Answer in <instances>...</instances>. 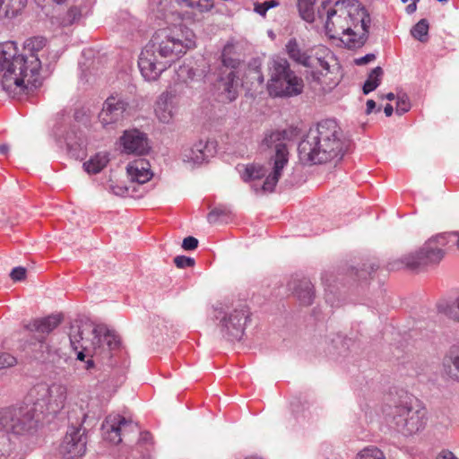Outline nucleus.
<instances>
[{
	"label": "nucleus",
	"mask_w": 459,
	"mask_h": 459,
	"mask_svg": "<svg viewBox=\"0 0 459 459\" xmlns=\"http://www.w3.org/2000/svg\"><path fill=\"white\" fill-rule=\"evenodd\" d=\"M316 19L324 23L329 38L340 39L347 48H359L368 39L370 16L357 1L323 0Z\"/></svg>",
	"instance_id": "1"
},
{
	"label": "nucleus",
	"mask_w": 459,
	"mask_h": 459,
	"mask_svg": "<svg viewBox=\"0 0 459 459\" xmlns=\"http://www.w3.org/2000/svg\"><path fill=\"white\" fill-rule=\"evenodd\" d=\"M69 340L76 359L85 363L84 369L93 373L96 363L93 358L104 360L118 348L119 337L105 325H93L90 322L75 321L70 328Z\"/></svg>",
	"instance_id": "2"
},
{
	"label": "nucleus",
	"mask_w": 459,
	"mask_h": 459,
	"mask_svg": "<svg viewBox=\"0 0 459 459\" xmlns=\"http://www.w3.org/2000/svg\"><path fill=\"white\" fill-rule=\"evenodd\" d=\"M348 142L334 119H325L311 128L299 144L300 158L313 164L338 161L342 159Z\"/></svg>",
	"instance_id": "3"
},
{
	"label": "nucleus",
	"mask_w": 459,
	"mask_h": 459,
	"mask_svg": "<svg viewBox=\"0 0 459 459\" xmlns=\"http://www.w3.org/2000/svg\"><path fill=\"white\" fill-rule=\"evenodd\" d=\"M292 132L283 130H272L265 132L260 143L262 151L272 150L273 154L269 159L271 171L259 164H250L245 169L242 178L245 181H255L265 177L262 186L255 183L252 185L255 191L273 192L282 175L284 168L289 162L288 143L291 140Z\"/></svg>",
	"instance_id": "4"
},
{
	"label": "nucleus",
	"mask_w": 459,
	"mask_h": 459,
	"mask_svg": "<svg viewBox=\"0 0 459 459\" xmlns=\"http://www.w3.org/2000/svg\"><path fill=\"white\" fill-rule=\"evenodd\" d=\"M285 52L296 64L311 69L307 74V80L312 87L328 91L338 85L339 80L332 77L333 73L331 63L335 58L330 48L323 45L305 48L295 38H291L285 45Z\"/></svg>",
	"instance_id": "5"
},
{
	"label": "nucleus",
	"mask_w": 459,
	"mask_h": 459,
	"mask_svg": "<svg viewBox=\"0 0 459 459\" xmlns=\"http://www.w3.org/2000/svg\"><path fill=\"white\" fill-rule=\"evenodd\" d=\"M386 421L403 436L422 431L428 421L427 409L420 400L405 394L384 411Z\"/></svg>",
	"instance_id": "6"
},
{
	"label": "nucleus",
	"mask_w": 459,
	"mask_h": 459,
	"mask_svg": "<svg viewBox=\"0 0 459 459\" xmlns=\"http://www.w3.org/2000/svg\"><path fill=\"white\" fill-rule=\"evenodd\" d=\"M456 245L459 249V235L455 232L442 233L428 239L417 251L402 258L405 267L417 270L437 264L444 257V247Z\"/></svg>",
	"instance_id": "7"
},
{
	"label": "nucleus",
	"mask_w": 459,
	"mask_h": 459,
	"mask_svg": "<svg viewBox=\"0 0 459 459\" xmlns=\"http://www.w3.org/2000/svg\"><path fill=\"white\" fill-rule=\"evenodd\" d=\"M17 53L18 48L14 41L0 43V88L12 98H17L30 90L15 62Z\"/></svg>",
	"instance_id": "8"
},
{
	"label": "nucleus",
	"mask_w": 459,
	"mask_h": 459,
	"mask_svg": "<svg viewBox=\"0 0 459 459\" xmlns=\"http://www.w3.org/2000/svg\"><path fill=\"white\" fill-rule=\"evenodd\" d=\"M268 91L274 97H293L303 91V79L291 70L289 61L273 56L269 63Z\"/></svg>",
	"instance_id": "9"
},
{
	"label": "nucleus",
	"mask_w": 459,
	"mask_h": 459,
	"mask_svg": "<svg viewBox=\"0 0 459 459\" xmlns=\"http://www.w3.org/2000/svg\"><path fill=\"white\" fill-rule=\"evenodd\" d=\"M146 46L171 65L175 59L195 47V39L191 31L183 39L178 29L165 28L157 30Z\"/></svg>",
	"instance_id": "10"
},
{
	"label": "nucleus",
	"mask_w": 459,
	"mask_h": 459,
	"mask_svg": "<svg viewBox=\"0 0 459 459\" xmlns=\"http://www.w3.org/2000/svg\"><path fill=\"white\" fill-rule=\"evenodd\" d=\"M33 414L28 408L5 407L0 410V459L12 451L9 434L22 435L32 428Z\"/></svg>",
	"instance_id": "11"
},
{
	"label": "nucleus",
	"mask_w": 459,
	"mask_h": 459,
	"mask_svg": "<svg viewBox=\"0 0 459 459\" xmlns=\"http://www.w3.org/2000/svg\"><path fill=\"white\" fill-rule=\"evenodd\" d=\"M47 39L37 36L27 39L23 43V52L17 54L16 63L19 65L20 74L26 79L29 89L38 88L40 85L39 70L42 66L40 56L47 51Z\"/></svg>",
	"instance_id": "12"
},
{
	"label": "nucleus",
	"mask_w": 459,
	"mask_h": 459,
	"mask_svg": "<svg viewBox=\"0 0 459 459\" xmlns=\"http://www.w3.org/2000/svg\"><path fill=\"white\" fill-rule=\"evenodd\" d=\"M53 26L65 28L78 23L87 14L84 0H35Z\"/></svg>",
	"instance_id": "13"
},
{
	"label": "nucleus",
	"mask_w": 459,
	"mask_h": 459,
	"mask_svg": "<svg viewBox=\"0 0 459 459\" xmlns=\"http://www.w3.org/2000/svg\"><path fill=\"white\" fill-rule=\"evenodd\" d=\"M30 397L35 398V408H30L28 405L20 406L19 408H28L33 414L32 427L34 426L35 411L38 407L40 412L47 411L49 413H56L65 405L66 400V387L63 385L54 384L50 386L40 384L34 386L30 392Z\"/></svg>",
	"instance_id": "14"
},
{
	"label": "nucleus",
	"mask_w": 459,
	"mask_h": 459,
	"mask_svg": "<svg viewBox=\"0 0 459 459\" xmlns=\"http://www.w3.org/2000/svg\"><path fill=\"white\" fill-rule=\"evenodd\" d=\"M214 317L219 320L222 335L229 341H239L245 331L249 310L246 305H238L233 309L224 310L222 307L214 308Z\"/></svg>",
	"instance_id": "15"
},
{
	"label": "nucleus",
	"mask_w": 459,
	"mask_h": 459,
	"mask_svg": "<svg viewBox=\"0 0 459 459\" xmlns=\"http://www.w3.org/2000/svg\"><path fill=\"white\" fill-rule=\"evenodd\" d=\"M54 134L58 142H64L67 152L75 160L83 159L86 155L87 140L82 132L75 124L57 125L55 127Z\"/></svg>",
	"instance_id": "16"
},
{
	"label": "nucleus",
	"mask_w": 459,
	"mask_h": 459,
	"mask_svg": "<svg viewBox=\"0 0 459 459\" xmlns=\"http://www.w3.org/2000/svg\"><path fill=\"white\" fill-rule=\"evenodd\" d=\"M182 86L169 85L155 103V115L161 123L168 124L175 117L179 109L180 101L186 96L182 95Z\"/></svg>",
	"instance_id": "17"
},
{
	"label": "nucleus",
	"mask_w": 459,
	"mask_h": 459,
	"mask_svg": "<svg viewBox=\"0 0 459 459\" xmlns=\"http://www.w3.org/2000/svg\"><path fill=\"white\" fill-rule=\"evenodd\" d=\"M233 48V46L230 44L225 45L221 55L223 66L231 68L225 77H221L219 86L220 89H222L223 94L229 101H233L237 99L240 85L238 72L235 71V68L239 65V61L230 56Z\"/></svg>",
	"instance_id": "18"
},
{
	"label": "nucleus",
	"mask_w": 459,
	"mask_h": 459,
	"mask_svg": "<svg viewBox=\"0 0 459 459\" xmlns=\"http://www.w3.org/2000/svg\"><path fill=\"white\" fill-rule=\"evenodd\" d=\"M87 437L81 426H70L57 451L63 459H79L86 452Z\"/></svg>",
	"instance_id": "19"
},
{
	"label": "nucleus",
	"mask_w": 459,
	"mask_h": 459,
	"mask_svg": "<svg viewBox=\"0 0 459 459\" xmlns=\"http://www.w3.org/2000/svg\"><path fill=\"white\" fill-rule=\"evenodd\" d=\"M129 102L119 95H111L103 103L99 120L106 129H114L126 117Z\"/></svg>",
	"instance_id": "20"
},
{
	"label": "nucleus",
	"mask_w": 459,
	"mask_h": 459,
	"mask_svg": "<svg viewBox=\"0 0 459 459\" xmlns=\"http://www.w3.org/2000/svg\"><path fill=\"white\" fill-rule=\"evenodd\" d=\"M137 430L136 423L120 414L108 415L102 423L103 438L114 445L121 443L127 433Z\"/></svg>",
	"instance_id": "21"
},
{
	"label": "nucleus",
	"mask_w": 459,
	"mask_h": 459,
	"mask_svg": "<svg viewBox=\"0 0 459 459\" xmlns=\"http://www.w3.org/2000/svg\"><path fill=\"white\" fill-rule=\"evenodd\" d=\"M169 66L168 61L163 60L147 46L143 48L138 58L140 73L147 82L157 81Z\"/></svg>",
	"instance_id": "22"
},
{
	"label": "nucleus",
	"mask_w": 459,
	"mask_h": 459,
	"mask_svg": "<svg viewBox=\"0 0 459 459\" xmlns=\"http://www.w3.org/2000/svg\"><path fill=\"white\" fill-rule=\"evenodd\" d=\"M216 143L209 139H200L191 145L182 147L180 159L185 163L200 165L207 162L216 153Z\"/></svg>",
	"instance_id": "23"
},
{
	"label": "nucleus",
	"mask_w": 459,
	"mask_h": 459,
	"mask_svg": "<svg viewBox=\"0 0 459 459\" xmlns=\"http://www.w3.org/2000/svg\"><path fill=\"white\" fill-rule=\"evenodd\" d=\"M119 143L126 154L143 155L150 149L147 134L138 129L126 130Z\"/></svg>",
	"instance_id": "24"
},
{
	"label": "nucleus",
	"mask_w": 459,
	"mask_h": 459,
	"mask_svg": "<svg viewBox=\"0 0 459 459\" xmlns=\"http://www.w3.org/2000/svg\"><path fill=\"white\" fill-rule=\"evenodd\" d=\"M197 74L195 70L188 65L183 64L179 65L178 68L175 72V76L172 79V82L169 85H180L182 86L183 91L182 95L189 98V95L192 94L191 89L193 88L192 83L198 81L196 78Z\"/></svg>",
	"instance_id": "25"
},
{
	"label": "nucleus",
	"mask_w": 459,
	"mask_h": 459,
	"mask_svg": "<svg viewBox=\"0 0 459 459\" xmlns=\"http://www.w3.org/2000/svg\"><path fill=\"white\" fill-rule=\"evenodd\" d=\"M155 448L153 437L149 431L140 433L135 446L132 448V459H154Z\"/></svg>",
	"instance_id": "26"
},
{
	"label": "nucleus",
	"mask_w": 459,
	"mask_h": 459,
	"mask_svg": "<svg viewBox=\"0 0 459 459\" xmlns=\"http://www.w3.org/2000/svg\"><path fill=\"white\" fill-rule=\"evenodd\" d=\"M126 171L132 182L141 185L148 182L152 177L150 162L145 159L131 161L127 165Z\"/></svg>",
	"instance_id": "27"
},
{
	"label": "nucleus",
	"mask_w": 459,
	"mask_h": 459,
	"mask_svg": "<svg viewBox=\"0 0 459 459\" xmlns=\"http://www.w3.org/2000/svg\"><path fill=\"white\" fill-rule=\"evenodd\" d=\"M290 288L293 289L294 294L301 305L308 306L315 298L314 286L311 281L303 278L298 281H293L290 283Z\"/></svg>",
	"instance_id": "28"
},
{
	"label": "nucleus",
	"mask_w": 459,
	"mask_h": 459,
	"mask_svg": "<svg viewBox=\"0 0 459 459\" xmlns=\"http://www.w3.org/2000/svg\"><path fill=\"white\" fill-rule=\"evenodd\" d=\"M61 323V316L58 315H52L47 317L35 319L29 323L25 327L31 332H38L41 333H49Z\"/></svg>",
	"instance_id": "29"
},
{
	"label": "nucleus",
	"mask_w": 459,
	"mask_h": 459,
	"mask_svg": "<svg viewBox=\"0 0 459 459\" xmlns=\"http://www.w3.org/2000/svg\"><path fill=\"white\" fill-rule=\"evenodd\" d=\"M109 154L107 152H100L91 157L83 163V168L89 174H97L100 172L108 163Z\"/></svg>",
	"instance_id": "30"
},
{
	"label": "nucleus",
	"mask_w": 459,
	"mask_h": 459,
	"mask_svg": "<svg viewBox=\"0 0 459 459\" xmlns=\"http://www.w3.org/2000/svg\"><path fill=\"white\" fill-rule=\"evenodd\" d=\"M26 3L27 0H0V18L17 15Z\"/></svg>",
	"instance_id": "31"
},
{
	"label": "nucleus",
	"mask_w": 459,
	"mask_h": 459,
	"mask_svg": "<svg viewBox=\"0 0 459 459\" xmlns=\"http://www.w3.org/2000/svg\"><path fill=\"white\" fill-rule=\"evenodd\" d=\"M316 0H298V9L300 17L307 22L312 23L316 20L314 5Z\"/></svg>",
	"instance_id": "32"
},
{
	"label": "nucleus",
	"mask_w": 459,
	"mask_h": 459,
	"mask_svg": "<svg viewBox=\"0 0 459 459\" xmlns=\"http://www.w3.org/2000/svg\"><path fill=\"white\" fill-rule=\"evenodd\" d=\"M107 187L112 194L121 197L136 198L143 195L142 193H137L134 186H126L124 184L111 182Z\"/></svg>",
	"instance_id": "33"
},
{
	"label": "nucleus",
	"mask_w": 459,
	"mask_h": 459,
	"mask_svg": "<svg viewBox=\"0 0 459 459\" xmlns=\"http://www.w3.org/2000/svg\"><path fill=\"white\" fill-rule=\"evenodd\" d=\"M382 75L383 69L380 66H377L371 70L363 85L364 94H368L378 87Z\"/></svg>",
	"instance_id": "34"
},
{
	"label": "nucleus",
	"mask_w": 459,
	"mask_h": 459,
	"mask_svg": "<svg viewBox=\"0 0 459 459\" xmlns=\"http://www.w3.org/2000/svg\"><path fill=\"white\" fill-rule=\"evenodd\" d=\"M437 309L445 314L447 317L459 323V295L455 298L452 304L438 303Z\"/></svg>",
	"instance_id": "35"
},
{
	"label": "nucleus",
	"mask_w": 459,
	"mask_h": 459,
	"mask_svg": "<svg viewBox=\"0 0 459 459\" xmlns=\"http://www.w3.org/2000/svg\"><path fill=\"white\" fill-rule=\"evenodd\" d=\"M412 37L420 42L428 40L429 22L426 19L419 21L411 29Z\"/></svg>",
	"instance_id": "36"
},
{
	"label": "nucleus",
	"mask_w": 459,
	"mask_h": 459,
	"mask_svg": "<svg viewBox=\"0 0 459 459\" xmlns=\"http://www.w3.org/2000/svg\"><path fill=\"white\" fill-rule=\"evenodd\" d=\"M356 459H385V456L378 447L368 446L357 454Z\"/></svg>",
	"instance_id": "37"
},
{
	"label": "nucleus",
	"mask_w": 459,
	"mask_h": 459,
	"mask_svg": "<svg viewBox=\"0 0 459 459\" xmlns=\"http://www.w3.org/2000/svg\"><path fill=\"white\" fill-rule=\"evenodd\" d=\"M278 5L279 2L277 0L264 1V3H255L254 11L259 15L264 17L269 9L276 7Z\"/></svg>",
	"instance_id": "38"
},
{
	"label": "nucleus",
	"mask_w": 459,
	"mask_h": 459,
	"mask_svg": "<svg viewBox=\"0 0 459 459\" xmlns=\"http://www.w3.org/2000/svg\"><path fill=\"white\" fill-rule=\"evenodd\" d=\"M411 108V103L408 96L405 93L399 94L396 101V113L403 115L408 112Z\"/></svg>",
	"instance_id": "39"
},
{
	"label": "nucleus",
	"mask_w": 459,
	"mask_h": 459,
	"mask_svg": "<svg viewBox=\"0 0 459 459\" xmlns=\"http://www.w3.org/2000/svg\"><path fill=\"white\" fill-rule=\"evenodd\" d=\"M74 119L77 124L87 126V124L90 122L89 110L84 108L76 109L74 114Z\"/></svg>",
	"instance_id": "40"
},
{
	"label": "nucleus",
	"mask_w": 459,
	"mask_h": 459,
	"mask_svg": "<svg viewBox=\"0 0 459 459\" xmlns=\"http://www.w3.org/2000/svg\"><path fill=\"white\" fill-rule=\"evenodd\" d=\"M16 359L10 353L0 351V369L13 367L16 364Z\"/></svg>",
	"instance_id": "41"
},
{
	"label": "nucleus",
	"mask_w": 459,
	"mask_h": 459,
	"mask_svg": "<svg viewBox=\"0 0 459 459\" xmlns=\"http://www.w3.org/2000/svg\"><path fill=\"white\" fill-rule=\"evenodd\" d=\"M174 263L178 268H186L194 266L195 260L186 255H178L174 258Z\"/></svg>",
	"instance_id": "42"
},
{
	"label": "nucleus",
	"mask_w": 459,
	"mask_h": 459,
	"mask_svg": "<svg viewBox=\"0 0 459 459\" xmlns=\"http://www.w3.org/2000/svg\"><path fill=\"white\" fill-rule=\"evenodd\" d=\"M350 342H351V339L343 337L340 334H337L336 338L332 340L333 348L336 350H339L340 351L344 348L349 349Z\"/></svg>",
	"instance_id": "43"
},
{
	"label": "nucleus",
	"mask_w": 459,
	"mask_h": 459,
	"mask_svg": "<svg viewBox=\"0 0 459 459\" xmlns=\"http://www.w3.org/2000/svg\"><path fill=\"white\" fill-rule=\"evenodd\" d=\"M198 247V239L195 237H186L182 242V247L185 250H194Z\"/></svg>",
	"instance_id": "44"
},
{
	"label": "nucleus",
	"mask_w": 459,
	"mask_h": 459,
	"mask_svg": "<svg viewBox=\"0 0 459 459\" xmlns=\"http://www.w3.org/2000/svg\"><path fill=\"white\" fill-rule=\"evenodd\" d=\"M11 278L13 281H22L26 277V269L23 267H15L10 273Z\"/></svg>",
	"instance_id": "45"
},
{
	"label": "nucleus",
	"mask_w": 459,
	"mask_h": 459,
	"mask_svg": "<svg viewBox=\"0 0 459 459\" xmlns=\"http://www.w3.org/2000/svg\"><path fill=\"white\" fill-rule=\"evenodd\" d=\"M376 59V55L375 54H367L366 56H361V57H359V58H356L354 60V63L355 65H367L372 61H374Z\"/></svg>",
	"instance_id": "46"
},
{
	"label": "nucleus",
	"mask_w": 459,
	"mask_h": 459,
	"mask_svg": "<svg viewBox=\"0 0 459 459\" xmlns=\"http://www.w3.org/2000/svg\"><path fill=\"white\" fill-rule=\"evenodd\" d=\"M169 0H151V5L153 6L155 4H158L161 6V8H160L159 6H157V10L158 12L161 13L163 14L164 11H165V8L167 7V5L169 4Z\"/></svg>",
	"instance_id": "47"
},
{
	"label": "nucleus",
	"mask_w": 459,
	"mask_h": 459,
	"mask_svg": "<svg viewBox=\"0 0 459 459\" xmlns=\"http://www.w3.org/2000/svg\"><path fill=\"white\" fill-rule=\"evenodd\" d=\"M437 459H458V458L451 451L443 450L439 453Z\"/></svg>",
	"instance_id": "48"
},
{
	"label": "nucleus",
	"mask_w": 459,
	"mask_h": 459,
	"mask_svg": "<svg viewBox=\"0 0 459 459\" xmlns=\"http://www.w3.org/2000/svg\"><path fill=\"white\" fill-rule=\"evenodd\" d=\"M60 54L58 51H48V56L47 59H49V64L56 62V60L59 58Z\"/></svg>",
	"instance_id": "49"
},
{
	"label": "nucleus",
	"mask_w": 459,
	"mask_h": 459,
	"mask_svg": "<svg viewBox=\"0 0 459 459\" xmlns=\"http://www.w3.org/2000/svg\"><path fill=\"white\" fill-rule=\"evenodd\" d=\"M376 107H377L376 102L373 100H368L367 101L366 113L367 114L372 113L374 111V109L376 108Z\"/></svg>",
	"instance_id": "50"
},
{
	"label": "nucleus",
	"mask_w": 459,
	"mask_h": 459,
	"mask_svg": "<svg viewBox=\"0 0 459 459\" xmlns=\"http://www.w3.org/2000/svg\"><path fill=\"white\" fill-rule=\"evenodd\" d=\"M411 1H412V3H411V4H408V5H407V7H406V11H407V13H410V14H411V13H414V12L416 11V8H417V6H416V3H417L419 0H411Z\"/></svg>",
	"instance_id": "51"
},
{
	"label": "nucleus",
	"mask_w": 459,
	"mask_h": 459,
	"mask_svg": "<svg viewBox=\"0 0 459 459\" xmlns=\"http://www.w3.org/2000/svg\"><path fill=\"white\" fill-rule=\"evenodd\" d=\"M384 112L386 117H391L394 112V108L391 104H386V106L384 108Z\"/></svg>",
	"instance_id": "52"
},
{
	"label": "nucleus",
	"mask_w": 459,
	"mask_h": 459,
	"mask_svg": "<svg viewBox=\"0 0 459 459\" xmlns=\"http://www.w3.org/2000/svg\"><path fill=\"white\" fill-rule=\"evenodd\" d=\"M9 151V147L6 144L0 145V153L5 155Z\"/></svg>",
	"instance_id": "53"
},
{
	"label": "nucleus",
	"mask_w": 459,
	"mask_h": 459,
	"mask_svg": "<svg viewBox=\"0 0 459 459\" xmlns=\"http://www.w3.org/2000/svg\"><path fill=\"white\" fill-rule=\"evenodd\" d=\"M385 98L388 100H394L395 99V96L393 92L387 93Z\"/></svg>",
	"instance_id": "54"
},
{
	"label": "nucleus",
	"mask_w": 459,
	"mask_h": 459,
	"mask_svg": "<svg viewBox=\"0 0 459 459\" xmlns=\"http://www.w3.org/2000/svg\"><path fill=\"white\" fill-rule=\"evenodd\" d=\"M245 459H262V458L259 456H255V455H250V456H247Z\"/></svg>",
	"instance_id": "55"
},
{
	"label": "nucleus",
	"mask_w": 459,
	"mask_h": 459,
	"mask_svg": "<svg viewBox=\"0 0 459 459\" xmlns=\"http://www.w3.org/2000/svg\"><path fill=\"white\" fill-rule=\"evenodd\" d=\"M403 3H407L408 0H401Z\"/></svg>",
	"instance_id": "56"
}]
</instances>
